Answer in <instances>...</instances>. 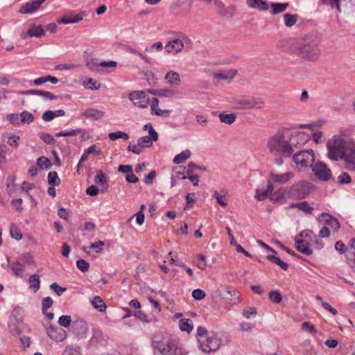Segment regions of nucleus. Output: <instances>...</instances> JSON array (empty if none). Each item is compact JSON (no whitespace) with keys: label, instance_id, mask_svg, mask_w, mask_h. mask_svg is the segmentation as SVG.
Segmentation results:
<instances>
[{"label":"nucleus","instance_id":"nucleus-43","mask_svg":"<svg viewBox=\"0 0 355 355\" xmlns=\"http://www.w3.org/2000/svg\"><path fill=\"white\" fill-rule=\"evenodd\" d=\"M37 164L40 169H49L51 167L50 160L46 157H40L37 160Z\"/></svg>","mask_w":355,"mask_h":355},{"label":"nucleus","instance_id":"nucleus-28","mask_svg":"<svg viewBox=\"0 0 355 355\" xmlns=\"http://www.w3.org/2000/svg\"><path fill=\"white\" fill-rule=\"evenodd\" d=\"M236 75V70H230L223 73H218L214 75V78L217 80H230Z\"/></svg>","mask_w":355,"mask_h":355},{"label":"nucleus","instance_id":"nucleus-59","mask_svg":"<svg viewBox=\"0 0 355 355\" xmlns=\"http://www.w3.org/2000/svg\"><path fill=\"white\" fill-rule=\"evenodd\" d=\"M176 92L174 90L169 89H159V96L172 98L175 95Z\"/></svg>","mask_w":355,"mask_h":355},{"label":"nucleus","instance_id":"nucleus-61","mask_svg":"<svg viewBox=\"0 0 355 355\" xmlns=\"http://www.w3.org/2000/svg\"><path fill=\"white\" fill-rule=\"evenodd\" d=\"M53 300L50 297H46L42 299V313H44L53 304Z\"/></svg>","mask_w":355,"mask_h":355},{"label":"nucleus","instance_id":"nucleus-5","mask_svg":"<svg viewBox=\"0 0 355 355\" xmlns=\"http://www.w3.org/2000/svg\"><path fill=\"white\" fill-rule=\"evenodd\" d=\"M315 159L314 152L311 149L301 150L294 153L293 155V161L300 171L308 167H312Z\"/></svg>","mask_w":355,"mask_h":355},{"label":"nucleus","instance_id":"nucleus-52","mask_svg":"<svg viewBox=\"0 0 355 355\" xmlns=\"http://www.w3.org/2000/svg\"><path fill=\"white\" fill-rule=\"evenodd\" d=\"M103 338V334L100 331H95L93 333L92 337L89 340L90 345H95Z\"/></svg>","mask_w":355,"mask_h":355},{"label":"nucleus","instance_id":"nucleus-17","mask_svg":"<svg viewBox=\"0 0 355 355\" xmlns=\"http://www.w3.org/2000/svg\"><path fill=\"white\" fill-rule=\"evenodd\" d=\"M312 244L309 242L308 239L304 237H300V235L295 238V245L297 250L305 255H310L312 254V250L309 246Z\"/></svg>","mask_w":355,"mask_h":355},{"label":"nucleus","instance_id":"nucleus-63","mask_svg":"<svg viewBox=\"0 0 355 355\" xmlns=\"http://www.w3.org/2000/svg\"><path fill=\"white\" fill-rule=\"evenodd\" d=\"M200 261L197 263V267L200 270H205L207 267L206 257L202 254L198 255Z\"/></svg>","mask_w":355,"mask_h":355},{"label":"nucleus","instance_id":"nucleus-14","mask_svg":"<svg viewBox=\"0 0 355 355\" xmlns=\"http://www.w3.org/2000/svg\"><path fill=\"white\" fill-rule=\"evenodd\" d=\"M71 329L74 334L80 338H84L89 330L87 323L81 318H76L72 322Z\"/></svg>","mask_w":355,"mask_h":355},{"label":"nucleus","instance_id":"nucleus-60","mask_svg":"<svg viewBox=\"0 0 355 355\" xmlns=\"http://www.w3.org/2000/svg\"><path fill=\"white\" fill-rule=\"evenodd\" d=\"M321 1L323 4H327V5L330 6L332 9L336 8L338 12L340 11V2L341 0H321Z\"/></svg>","mask_w":355,"mask_h":355},{"label":"nucleus","instance_id":"nucleus-18","mask_svg":"<svg viewBox=\"0 0 355 355\" xmlns=\"http://www.w3.org/2000/svg\"><path fill=\"white\" fill-rule=\"evenodd\" d=\"M84 15L80 13L76 14L73 11L67 12L63 17L58 19V24H76L83 19Z\"/></svg>","mask_w":355,"mask_h":355},{"label":"nucleus","instance_id":"nucleus-30","mask_svg":"<svg viewBox=\"0 0 355 355\" xmlns=\"http://www.w3.org/2000/svg\"><path fill=\"white\" fill-rule=\"evenodd\" d=\"M11 270L13 274L17 276L21 277L24 272V266L23 264L19 263V261L13 262L10 265Z\"/></svg>","mask_w":355,"mask_h":355},{"label":"nucleus","instance_id":"nucleus-46","mask_svg":"<svg viewBox=\"0 0 355 355\" xmlns=\"http://www.w3.org/2000/svg\"><path fill=\"white\" fill-rule=\"evenodd\" d=\"M270 300L275 304H279L282 300V296L278 291H271L268 293Z\"/></svg>","mask_w":355,"mask_h":355},{"label":"nucleus","instance_id":"nucleus-2","mask_svg":"<svg viewBox=\"0 0 355 355\" xmlns=\"http://www.w3.org/2000/svg\"><path fill=\"white\" fill-rule=\"evenodd\" d=\"M320 40L315 35H309L297 40L295 46V53L302 58L314 62L320 56Z\"/></svg>","mask_w":355,"mask_h":355},{"label":"nucleus","instance_id":"nucleus-1","mask_svg":"<svg viewBox=\"0 0 355 355\" xmlns=\"http://www.w3.org/2000/svg\"><path fill=\"white\" fill-rule=\"evenodd\" d=\"M327 156L334 161H343L345 168L355 171V142L334 136L327 143Z\"/></svg>","mask_w":355,"mask_h":355},{"label":"nucleus","instance_id":"nucleus-50","mask_svg":"<svg viewBox=\"0 0 355 355\" xmlns=\"http://www.w3.org/2000/svg\"><path fill=\"white\" fill-rule=\"evenodd\" d=\"M213 197L216 200V202L222 207H226L227 205V199L225 195H221L218 191H215Z\"/></svg>","mask_w":355,"mask_h":355},{"label":"nucleus","instance_id":"nucleus-44","mask_svg":"<svg viewBox=\"0 0 355 355\" xmlns=\"http://www.w3.org/2000/svg\"><path fill=\"white\" fill-rule=\"evenodd\" d=\"M109 139L112 141H115L118 139H123L124 140H128L129 139V135L122 131H117L114 132H111L108 135Z\"/></svg>","mask_w":355,"mask_h":355},{"label":"nucleus","instance_id":"nucleus-23","mask_svg":"<svg viewBox=\"0 0 355 355\" xmlns=\"http://www.w3.org/2000/svg\"><path fill=\"white\" fill-rule=\"evenodd\" d=\"M246 5L251 9L266 11L269 8L268 3L263 0H246Z\"/></svg>","mask_w":355,"mask_h":355},{"label":"nucleus","instance_id":"nucleus-36","mask_svg":"<svg viewBox=\"0 0 355 355\" xmlns=\"http://www.w3.org/2000/svg\"><path fill=\"white\" fill-rule=\"evenodd\" d=\"M275 254L268 255L267 259L270 261L275 263V264L278 265L282 269L286 270L288 268V265L286 263L282 261L280 258L276 257Z\"/></svg>","mask_w":355,"mask_h":355},{"label":"nucleus","instance_id":"nucleus-10","mask_svg":"<svg viewBox=\"0 0 355 355\" xmlns=\"http://www.w3.org/2000/svg\"><path fill=\"white\" fill-rule=\"evenodd\" d=\"M128 98L134 105L139 108H147L150 103V98L144 91H133L129 94Z\"/></svg>","mask_w":355,"mask_h":355},{"label":"nucleus","instance_id":"nucleus-38","mask_svg":"<svg viewBox=\"0 0 355 355\" xmlns=\"http://www.w3.org/2000/svg\"><path fill=\"white\" fill-rule=\"evenodd\" d=\"M218 117L221 122L229 125L233 123L236 119V115L234 114L220 113Z\"/></svg>","mask_w":355,"mask_h":355},{"label":"nucleus","instance_id":"nucleus-6","mask_svg":"<svg viewBox=\"0 0 355 355\" xmlns=\"http://www.w3.org/2000/svg\"><path fill=\"white\" fill-rule=\"evenodd\" d=\"M220 345L221 340L218 337L217 334L214 331H210L208 336L201 338V340L198 343L200 349L205 354L216 352Z\"/></svg>","mask_w":355,"mask_h":355},{"label":"nucleus","instance_id":"nucleus-12","mask_svg":"<svg viewBox=\"0 0 355 355\" xmlns=\"http://www.w3.org/2000/svg\"><path fill=\"white\" fill-rule=\"evenodd\" d=\"M310 183L300 182L293 184L289 191V196L293 198L302 199L309 192Z\"/></svg>","mask_w":355,"mask_h":355},{"label":"nucleus","instance_id":"nucleus-57","mask_svg":"<svg viewBox=\"0 0 355 355\" xmlns=\"http://www.w3.org/2000/svg\"><path fill=\"white\" fill-rule=\"evenodd\" d=\"M338 180L340 184H345L350 183L352 178L347 173L343 172L339 175Z\"/></svg>","mask_w":355,"mask_h":355},{"label":"nucleus","instance_id":"nucleus-8","mask_svg":"<svg viewBox=\"0 0 355 355\" xmlns=\"http://www.w3.org/2000/svg\"><path fill=\"white\" fill-rule=\"evenodd\" d=\"M23 325L22 309L19 307H16L12 309L10 314L9 320L10 328L11 331L19 334L22 331Z\"/></svg>","mask_w":355,"mask_h":355},{"label":"nucleus","instance_id":"nucleus-25","mask_svg":"<svg viewBox=\"0 0 355 355\" xmlns=\"http://www.w3.org/2000/svg\"><path fill=\"white\" fill-rule=\"evenodd\" d=\"M24 94L26 95H38L49 100L56 99V96L52 94L51 92L39 89H29L24 92Z\"/></svg>","mask_w":355,"mask_h":355},{"label":"nucleus","instance_id":"nucleus-26","mask_svg":"<svg viewBox=\"0 0 355 355\" xmlns=\"http://www.w3.org/2000/svg\"><path fill=\"white\" fill-rule=\"evenodd\" d=\"M291 207L297 208L298 209L308 214H311L313 210V208L311 207L306 201L293 203L291 205Z\"/></svg>","mask_w":355,"mask_h":355},{"label":"nucleus","instance_id":"nucleus-24","mask_svg":"<svg viewBox=\"0 0 355 355\" xmlns=\"http://www.w3.org/2000/svg\"><path fill=\"white\" fill-rule=\"evenodd\" d=\"M164 80L172 87L178 86L181 81L179 74L173 71H168L165 75Z\"/></svg>","mask_w":355,"mask_h":355},{"label":"nucleus","instance_id":"nucleus-11","mask_svg":"<svg viewBox=\"0 0 355 355\" xmlns=\"http://www.w3.org/2000/svg\"><path fill=\"white\" fill-rule=\"evenodd\" d=\"M310 139V136L304 132L296 131L291 133L288 138L290 148L294 150L305 144Z\"/></svg>","mask_w":355,"mask_h":355},{"label":"nucleus","instance_id":"nucleus-64","mask_svg":"<svg viewBox=\"0 0 355 355\" xmlns=\"http://www.w3.org/2000/svg\"><path fill=\"white\" fill-rule=\"evenodd\" d=\"M192 297L195 300H200L205 297V293L200 288H196L193 291Z\"/></svg>","mask_w":355,"mask_h":355},{"label":"nucleus","instance_id":"nucleus-49","mask_svg":"<svg viewBox=\"0 0 355 355\" xmlns=\"http://www.w3.org/2000/svg\"><path fill=\"white\" fill-rule=\"evenodd\" d=\"M20 121L21 123H31L33 121V114L28 112V111H24L20 114Z\"/></svg>","mask_w":355,"mask_h":355},{"label":"nucleus","instance_id":"nucleus-13","mask_svg":"<svg viewBox=\"0 0 355 355\" xmlns=\"http://www.w3.org/2000/svg\"><path fill=\"white\" fill-rule=\"evenodd\" d=\"M315 175L322 181H328L331 178V170L322 162H316L312 166Z\"/></svg>","mask_w":355,"mask_h":355},{"label":"nucleus","instance_id":"nucleus-4","mask_svg":"<svg viewBox=\"0 0 355 355\" xmlns=\"http://www.w3.org/2000/svg\"><path fill=\"white\" fill-rule=\"evenodd\" d=\"M270 152L275 155L290 157L293 153V150L290 148L288 139L281 133L277 132L271 137L267 143Z\"/></svg>","mask_w":355,"mask_h":355},{"label":"nucleus","instance_id":"nucleus-3","mask_svg":"<svg viewBox=\"0 0 355 355\" xmlns=\"http://www.w3.org/2000/svg\"><path fill=\"white\" fill-rule=\"evenodd\" d=\"M153 345L155 353L161 355H187L188 352L179 346L178 341L170 336L158 334L153 336Z\"/></svg>","mask_w":355,"mask_h":355},{"label":"nucleus","instance_id":"nucleus-55","mask_svg":"<svg viewBox=\"0 0 355 355\" xmlns=\"http://www.w3.org/2000/svg\"><path fill=\"white\" fill-rule=\"evenodd\" d=\"M34 188V184L28 182H23L21 184V189L25 191L30 200H33V197L29 193V191Z\"/></svg>","mask_w":355,"mask_h":355},{"label":"nucleus","instance_id":"nucleus-39","mask_svg":"<svg viewBox=\"0 0 355 355\" xmlns=\"http://www.w3.org/2000/svg\"><path fill=\"white\" fill-rule=\"evenodd\" d=\"M300 237H304L308 239L309 242H311L312 244H309L310 248L313 247L315 245V238H317L316 235L309 230L302 232L300 234Z\"/></svg>","mask_w":355,"mask_h":355},{"label":"nucleus","instance_id":"nucleus-7","mask_svg":"<svg viewBox=\"0 0 355 355\" xmlns=\"http://www.w3.org/2000/svg\"><path fill=\"white\" fill-rule=\"evenodd\" d=\"M191 40L184 36L170 39L165 45L166 52L167 53L178 54L180 53L184 46V44H189Z\"/></svg>","mask_w":355,"mask_h":355},{"label":"nucleus","instance_id":"nucleus-41","mask_svg":"<svg viewBox=\"0 0 355 355\" xmlns=\"http://www.w3.org/2000/svg\"><path fill=\"white\" fill-rule=\"evenodd\" d=\"M61 355H81L80 347L69 345L64 349Z\"/></svg>","mask_w":355,"mask_h":355},{"label":"nucleus","instance_id":"nucleus-31","mask_svg":"<svg viewBox=\"0 0 355 355\" xmlns=\"http://www.w3.org/2000/svg\"><path fill=\"white\" fill-rule=\"evenodd\" d=\"M179 327L182 331L190 333L193 328V322L191 319H182L179 322Z\"/></svg>","mask_w":355,"mask_h":355},{"label":"nucleus","instance_id":"nucleus-15","mask_svg":"<svg viewBox=\"0 0 355 355\" xmlns=\"http://www.w3.org/2000/svg\"><path fill=\"white\" fill-rule=\"evenodd\" d=\"M46 0H29L25 3H23L19 9V12L21 14H33L37 12L42 4Z\"/></svg>","mask_w":355,"mask_h":355},{"label":"nucleus","instance_id":"nucleus-47","mask_svg":"<svg viewBox=\"0 0 355 355\" xmlns=\"http://www.w3.org/2000/svg\"><path fill=\"white\" fill-rule=\"evenodd\" d=\"M164 46L161 42H157L148 46H146L145 51L149 53L159 52L163 49Z\"/></svg>","mask_w":355,"mask_h":355},{"label":"nucleus","instance_id":"nucleus-51","mask_svg":"<svg viewBox=\"0 0 355 355\" xmlns=\"http://www.w3.org/2000/svg\"><path fill=\"white\" fill-rule=\"evenodd\" d=\"M94 182L97 184L106 186L107 180L105 175L101 171H98L96 175L95 176Z\"/></svg>","mask_w":355,"mask_h":355},{"label":"nucleus","instance_id":"nucleus-16","mask_svg":"<svg viewBox=\"0 0 355 355\" xmlns=\"http://www.w3.org/2000/svg\"><path fill=\"white\" fill-rule=\"evenodd\" d=\"M46 333L51 340L56 342H62L64 340L67 336L65 330L52 325L46 328Z\"/></svg>","mask_w":355,"mask_h":355},{"label":"nucleus","instance_id":"nucleus-34","mask_svg":"<svg viewBox=\"0 0 355 355\" xmlns=\"http://www.w3.org/2000/svg\"><path fill=\"white\" fill-rule=\"evenodd\" d=\"M297 15L295 14L286 13L284 15V22L286 26L292 27L297 20Z\"/></svg>","mask_w":355,"mask_h":355},{"label":"nucleus","instance_id":"nucleus-32","mask_svg":"<svg viewBox=\"0 0 355 355\" xmlns=\"http://www.w3.org/2000/svg\"><path fill=\"white\" fill-rule=\"evenodd\" d=\"M288 6V3H272L270 7L272 8V14L277 15L284 12Z\"/></svg>","mask_w":355,"mask_h":355},{"label":"nucleus","instance_id":"nucleus-33","mask_svg":"<svg viewBox=\"0 0 355 355\" xmlns=\"http://www.w3.org/2000/svg\"><path fill=\"white\" fill-rule=\"evenodd\" d=\"M44 29L41 26H32L27 32V35L31 37H40L44 35Z\"/></svg>","mask_w":355,"mask_h":355},{"label":"nucleus","instance_id":"nucleus-53","mask_svg":"<svg viewBox=\"0 0 355 355\" xmlns=\"http://www.w3.org/2000/svg\"><path fill=\"white\" fill-rule=\"evenodd\" d=\"M144 130L148 131L149 135L150 137H152V139L155 141H157V139H158V134L157 133L155 130L153 128V127L152 126L151 123L146 124L144 126Z\"/></svg>","mask_w":355,"mask_h":355},{"label":"nucleus","instance_id":"nucleus-56","mask_svg":"<svg viewBox=\"0 0 355 355\" xmlns=\"http://www.w3.org/2000/svg\"><path fill=\"white\" fill-rule=\"evenodd\" d=\"M208 334H209V332L207 331V330L203 327H198L197 328L196 331V336L198 343L201 340V338H205L207 336H208Z\"/></svg>","mask_w":355,"mask_h":355},{"label":"nucleus","instance_id":"nucleus-29","mask_svg":"<svg viewBox=\"0 0 355 355\" xmlns=\"http://www.w3.org/2000/svg\"><path fill=\"white\" fill-rule=\"evenodd\" d=\"M191 153L189 150H185L175 156L173 163L180 164L184 163L188 158L190 157Z\"/></svg>","mask_w":355,"mask_h":355},{"label":"nucleus","instance_id":"nucleus-22","mask_svg":"<svg viewBox=\"0 0 355 355\" xmlns=\"http://www.w3.org/2000/svg\"><path fill=\"white\" fill-rule=\"evenodd\" d=\"M104 115L105 112L103 110H97L94 107H89L83 113V116H84L85 118L94 121L102 119Z\"/></svg>","mask_w":355,"mask_h":355},{"label":"nucleus","instance_id":"nucleus-21","mask_svg":"<svg viewBox=\"0 0 355 355\" xmlns=\"http://www.w3.org/2000/svg\"><path fill=\"white\" fill-rule=\"evenodd\" d=\"M274 190V187L271 182V181L268 180L266 183V188L263 189V187H258L256 189V196L255 198L259 201H262L265 200Z\"/></svg>","mask_w":355,"mask_h":355},{"label":"nucleus","instance_id":"nucleus-48","mask_svg":"<svg viewBox=\"0 0 355 355\" xmlns=\"http://www.w3.org/2000/svg\"><path fill=\"white\" fill-rule=\"evenodd\" d=\"M81 129H76V130H71L70 131H61L59 132H57L55 134L56 137H73L78 135L80 132H81Z\"/></svg>","mask_w":355,"mask_h":355},{"label":"nucleus","instance_id":"nucleus-40","mask_svg":"<svg viewBox=\"0 0 355 355\" xmlns=\"http://www.w3.org/2000/svg\"><path fill=\"white\" fill-rule=\"evenodd\" d=\"M138 146L143 148H148L152 146L153 141H155L152 137L149 136H144L138 139Z\"/></svg>","mask_w":355,"mask_h":355},{"label":"nucleus","instance_id":"nucleus-20","mask_svg":"<svg viewBox=\"0 0 355 355\" xmlns=\"http://www.w3.org/2000/svg\"><path fill=\"white\" fill-rule=\"evenodd\" d=\"M320 220V222L324 221V225L327 226L329 229H331L334 232L338 231L340 228V224L338 220L328 214H322Z\"/></svg>","mask_w":355,"mask_h":355},{"label":"nucleus","instance_id":"nucleus-54","mask_svg":"<svg viewBox=\"0 0 355 355\" xmlns=\"http://www.w3.org/2000/svg\"><path fill=\"white\" fill-rule=\"evenodd\" d=\"M257 310L254 307H248L243 310V315L247 319L254 318L257 315Z\"/></svg>","mask_w":355,"mask_h":355},{"label":"nucleus","instance_id":"nucleus-37","mask_svg":"<svg viewBox=\"0 0 355 355\" xmlns=\"http://www.w3.org/2000/svg\"><path fill=\"white\" fill-rule=\"evenodd\" d=\"M10 236L17 240L19 241L22 238V233L19 228L14 223H12L10 228Z\"/></svg>","mask_w":355,"mask_h":355},{"label":"nucleus","instance_id":"nucleus-35","mask_svg":"<svg viewBox=\"0 0 355 355\" xmlns=\"http://www.w3.org/2000/svg\"><path fill=\"white\" fill-rule=\"evenodd\" d=\"M28 282L30 284V288L36 292L38 291L40 286V277L37 274H34L30 276L28 279Z\"/></svg>","mask_w":355,"mask_h":355},{"label":"nucleus","instance_id":"nucleus-9","mask_svg":"<svg viewBox=\"0 0 355 355\" xmlns=\"http://www.w3.org/2000/svg\"><path fill=\"white\" fill-rule=\"evenodd\" d=\"M236 107L239 109H260L263 101L250 96H241L236 100Z\"/></svg>","mask_w":355,"mask_h":355},{"label":"nucleus","instance_id":"nucleus-62","mask_svg":"<svg viewBox=\"0 0 355 355\" xmlns=\"http://www.w3.org/2000/svg\"><path fill=\"white\" fill-rule=\"evenodd\" d=\"M77 268L82 272H86L88 270L89 265L84 259H78L76 261Z\"/></svg>","mask_w":355,"mask_h":355},{"label":"nucleus","instance_id":"nucleus-19","mask_svg":"<svg viewBox=\"0 0 355 355\" xmlns=\"http://www.w3.org/2000/svg\"><path fill=\"white\" fill-rule=\"evenodd\" d=\"M270 177L275 183L282 184L288 182L294 177V173L288 171L284 173L279 174L275 172H270Z\"/></svg>","mask_w":355,"mask_h":355},{"label":"nucleus","instance_id":"nucleus-42","mask_svg":"<svg viewBox=\"0 0 355 355\" xmlns=\"http://www.w3.org/2000/svg\"><path fill=\"white\" fill-rule=\"evenodd\" d=\"M72 320L71 315H62L58 319V324L64 328H67L72 325Z\"/></svg>","mask_w":355,"mask_h":355},{"label":"nucleus","instance_id":"nucleus-45","mask_svg":"<svg viewBox=\"0 0 355 355\" xmlns=\"http://www.w3.org/2000/svg\"><path fill=\"white\" fill-rule=\"evenodd\" d=\"M47 180L48 183L52 186L58 185L60 183V180L55 171H51L49 173Z\"/></svg>","mask_w":355,"mask_h":355},{"label":"nucleus","instance_id":"nucleus-58","mask_svg":"<svg viewBox=\"0 0 355 355\" xmlns=\"http://www.w3.org/2000/svg\"><path fill=\"white\" fill-rule=\"evenodd\" d=\"M101 85L98 83L96 81L94 80L92 78H89L87 81L85 82V87L87 89H98L100 88Z\"/></svg>","mask_w":355,"mask_h":355},{"label":"nucleus","instance_id":"nucleus-27","mask_svg":"<svg viewBox=\"0 0 355 355\" xmlns=\"http://www.w3.org/2000/svg\"><path fill=\"white\" fill-rule=\"evenodd\" d=\"M92 306L100 312H104L106 309V304L101 297L95 296L92 300Z\"/></svg>","mask_w":355,"mask_h":355}]
</instances>
